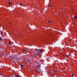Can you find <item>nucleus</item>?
Returning a JSON list of instances; mask_svg holds the SVG:
<instances>
[{"mask_svg": "<svg viewBox=\"0 0 77 77\" xmlns=\"http://www.w3.org/2000/svg\"><path fill=\"white\" fill-rule=\"evenodd\" d=\"M40 66H41L40 65H39L38 66H35L34 67L35 68H38V69H39V68H40Z\"/></svg>", "mask_w": 77, "mask_h": 77, "instance_id": "1", "label": "nucleus"}, {"mask_svg": "<svg viewBox=\"0 0 77 77\" xmlns=\"http://www.w3.org/2000/svg\"><path fill=\"white\" fill-rule=\"evenodd\" d=\"M2 46H5V43L4 42H2Z\"/></svg>", "mask_w": 77, "mask_h": 77, "instance_id": "2", "label": "nucleus"}, {"mask_svg": "<svg viewBox=\"0 0 77 77\" xmlns=\"http://www.w3.org/2000/svg\"><path fill=\"white\" fill-rule=\"evenodd\" d=\"M35 51H36V53H37V52L39 51L38 50V49H35Z\"/></svg>", "mask_w": 77, "mask_h": 77, "instance_id": "3", "label": "nucleus"}, {"mask_svg": "<svg viewBox=\"0 0 77 77\" xmlns=\"http://www.w3.org/2000/svg\"><path fill=\"white\" fill-rule=\"evenodd\" d=\"M40 52H41V53H43V51H42V49L41 50H40Z\"/></svg>", "mask_w": 77, "mask_h": 77, "instance_id": "4", "label": "nucleus"}, {"mask_svg": "<svg viewBox=\"0 0 77 77\" xmlns=\"http://www.w3.org/2000/svg\"><path fill=\"white\" fill-rule=\"evenodd\" d=\"M26 62H30V60H27Z\"/></svg>", "mask_w": 77, "mask_h": 77, "instance_id": "5", "label": "nucleus"}, {"mask_svg": "<svg viewBox=\"0 0 77 77\" xmlns=\"http://www.w3.org/2000/svg\"><path fill=\"white\" fill-rule=\"evenodd\" d=\"M36 56H39V54H38V53H36Z\"/></svg>", "mask_w": 77, "mask_h": 77, "instance_id": "6", "label": "nucleus"}, {"mask_svg": "<svg viewBox=\"0 0 77 77\" xmlns=\"http://www.w3.org/2000/svg\"><path fill=\"white\" fill-rule=\"evenodd\" d=\"M8 4H9V5H12V3H11V2H8Z\"/></svg>", "mask_w": 77, "mask_h": 77, "instance_id": "7", "label": "nucleus"}, {"mask_svg": "<svg viewBox=\"0 0 77 77\" xmlns=\"http://www.w3.org/2000/svg\"><path fill=\"white\" fill-rule=\"evenodd\" d=\"M1 35H3V32H2L1 33Z\"/></svg>", "mask_w": 77, "mask_h": 77, "instance_id": "8", "label": "nucleus"}, {"mask_svg": "<svg viewBox=\"0 0 77 77\" xmlns=\"http://www.w3.org/2000/svg\"><path fill=\"white\" fill-rule=\"evenodd\" d=\"M15 77H19L18 75H15Z\"/></svg>", "mask_w": 77, "mask_h": 77, "instance_id": "9", "label": "nucleus"}, {"mask_svg": "<svg viewBox=\"0 0 77 77\" xmlns=\"http://www.w3.org/2000/svg\"><path fill=\"white\" fill-rule=\"evenodd\" d=\"M24 66V65H21L20 66L21 67H23Z\"/></svg>", "mask_w": 77, "mask_h": 77, "instance_id": "10", "label": "nucleus"}, {"mask_svg": "<svg viewBox=\"0 0 77 77\" xmlns=\"http://www.w3.org/2000/svg\"><path fill=\"white\" fill-rule=\"evenodd\" d=\"M37 72L38 73V74H40V72H39V70L37 71Z\"/></svg>", "mask_w": 77, "mask_h": 77, "instance_id": "11", "label": "nucleus"}, {"mask_svg": "<svg viewBox=\"0 0 77 77\" xmlns=\"http://www.w3.org/2000/svg\"><path fill=\"white\" fill-rule=\"evenodd\" d=\"M40 51H38L37 53H38L39 54H40Z\"/></svg>", "mask_w": 77, "mask_h": 77, "instance_id": "12", "label": "nucleus"}, {"mask_svg": "<svg viewBox=\"0 0 77 77\" xmlns=\"http://www.w3.org/2000/svg\"><path fill=\"white\" fill-rule=\"evenodd\" d=\"M39 72H41L42 71H41V69H39Z\"/></svg>", "mask_w": 77, "mask_h": 77, "instance_id": "13", "label": "nucleus"}, {"mask_svg": "<svg viewBox=\"0 0 77 77\" xmlns=\"http://www.w3.org/2000/svg\"><path fill=\"white\" fill-rule=\"evenodd\" d=\"M0 75H3V74L1 73L0 72Z\"/></svg>", "mask_w": 77, "mask_h": 77, "instance_id": "14", "label": "nucleus"}, {"mask_svg": "<svg viewBox=\"0 0 77 77\" xmlns=\"http://www.w3.org/2000/svg\"><path fill=\"white\" fill-rule=\"evenodd\" d=\"M19 5H20V6H23V5L21 3H19Z\"/></svg>", "mask_w": 77, "mask_h": 77, "instance_id": "15", "label": "nucleus"}, {"mask_svg": "<svg viewBox=\"0 0 77 77\" xmlns=\"http://www.w3.org/2000/svg\"><path fill=\"white\" fill-rule=\"evenodd\" d=\"M72 76H74V74H72Z\"/></svg>", "mask_w": 77, "mask_h": 77, "instance_id": "16", "label": "nucleus"}, {"mask_svg": "<svg viewBox=\"0 0 77 77\" xmlns=\"http://www.w3.org/2000/svg\"><path fill=\"white\" fill-rule=\"evenodd\" d=\"M12 77H15V76H14V75H12Z\"/></svg>", "mask_w": 77, "mask_h": 77, "instance_id": "17", "label": "nucleus"}, {"mask_svg": "<svg viewBox=\"0 0 77 77\" xmlns=\"http://www.w3.org/2000/svg\"><path fill=\"white\" fill-rule=\"evenodd\" d=\"M41 50V49H38V51H40V50Z\"/></svg>", "mask_w": 77, "mask_h": 77, "instance_id": "18", "label": "nucleus"}, {"mask_svg": "<svg viewBox=\"0 0 77 77\" xmlns=\"http://www.w3.org/2000/svg\"><path fill=\"white\" fill-rule=\"evenodd\" d=\"M5 56H8V55H7L6 54H5Z\"/></svg>", "mask_w": 77, "mask_h": 77, "instance_id": "19", "label": "nucleus"}, {"mask_svg": "<svg viewBox=\"0 0 77 77\" xmlns=\"http://www.w3.org/2000/svg\"><path fill=\"white\" fill-rule=\"evenodd\" d=\"M49 7H51V5H49Z\"/></svg>", "mask_w": 77, "mask_h": 77, "instance_id": "20", "label": "nucleus"}, {"mask_svg": "<svg viewBox=\"0 0 77 77\" xmlns=\"http://www.w3.org/2000/svg\"><path fill=\"white\" fill-rule=\"evenodd\" d=\"M74 18H77V17L76 16H75L74 17Z\"/></svg>", "mask_w": 77, "mask_h": 77, "instance_id": "21", "label": "nucleus"}, {"mask_svg": "<svg viewBox=\"0 0 77 77\" xmlns=\"http://www.w3.org/2000/svg\"><path fill=\"white\" fill-rule=\"evenodd\" d=\"M48 23H50V21H48Z\"/></svg>", "mask_w": 77, "mask_h": 77, "instance_id": "22", "label": "nucleus"}, {"mask_svg": "<svg viewBox=\"0 0 77 77\" xmlns=\"http://www.w3.org/2000/svg\"><path fill=\"white\" fill-rule=\"evenodd\" d=\"M25 50V49H23L22 50H23V51H24Z\"/></svg>", "mask_w": 77, "mask_h": 77, "instance_id": "23", "label": "nucleus"}, {"mask_svg": "<svg viewBox=\"0 0 77 77\" xmlns=\"http://www.w3.org/2000/svg\"><path fill=\"white\" fill-rule=\"evenodd\" d=\"M2 38H0V40H2Z\"/></svg>", "mask_w": 77, "mask_h": 77, "instance_id": "24", "label": "nucleus"}, {"mask_svg": "<svg viewBox=\"0 0 77 77\" xmlns=\"http://www.w3.org/2000/svg\"><path fill=\"white\" fill-rule=\"evenodd\" d=\"M53 71V72H54L55 73H56V72H55L54 71Z\"/></svg>", "mask_w": 77, "mask_h": 77, "instance_id": "25", "label": "nucleus"}, {"mask_svg": "<svg viewBox=\"0 0 77 77\" xmlns=\"http://www.w3.org/2000/svg\"><path fill=\"white\" fill-rule=\"evenodd\" d=\"M26 51V50H25V51Z\"/></svg>", "mask_w": 77, "mask_h": 77, "instance_id": "26", "label": "nucleus"}, {"mask_svg": "<svg viewBox=\"0 0 77 77\" xmlns=\"http://www.w3.org/2000/svg\"><path fill=\"white\" fill-rule=\"evenodd\" d=\"M26 51H27V50H26Z\"/></svg>", "mask_w": 77, "mask_h": 77, "instance_id": "27", "label": "nucleus"}, {"mask_svg": "<svg viewBox=\"0 0 77 77\" xmlns=\"http://www.w3.org/2000/svg\"><path fill=\"white\" fill-rule=\"evenodd\" d=\"M11 44V43H9V44Z\"/></svg>", "mask_w": 77, "mask_h": 77, "instance_id": "28", "label": "nucleus"}, {"mask_svg": "<svg viewBox=\"0 0 77 77\" xmlns=\"http://www.w3.org/2000/svg\"><path fill=\"white\" fill-rule=\"evenodd\" d=\"M9 24H11V23H9Z\"/></svg>", "mask_w": 77, "mask_h": 77, "instance_id": "29", "label": "nucleus"}, {"mask_svg": "<svg viewBox=\"0 0 77 77\" xmlns=\"http://www.w3.org/2000/svg\"><path fill=\"white\" fill-rule=\"evenodd\" d=\"M29 50H30V49H29Z\"/></svg>", "mask_w": 77, "mask_h": 77, "instance_id": "30", "label": "nucleus"}]
</instances>
